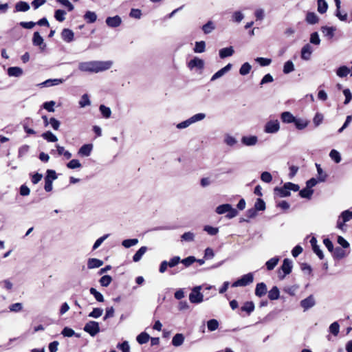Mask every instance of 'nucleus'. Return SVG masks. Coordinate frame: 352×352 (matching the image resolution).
Wrapping results in <instances>:
<instances>
[{
	"mask_svg": "<svg viewBox=\"0 0 352 352\" xmlns=\"http://www.w3.org/2000/svg\"><path fill=\"white\" fill-rule=\"evenodd\" d=\"M256 21H263L265 18V10L263 8L256 9L254 12Z\"/></svg>",
	"mask_w": 352,
	"mask_h": 352,
	"instance_id": "nucleus-58",
	"label": "nucleus"
},
{
	"mask_svg": "<svg viewBox=\"0 0 352 352\" xmlns=\"http://www.w3.org/2000/svg\"><path fill=\"white\" fill-rule=\"evenodd\" d=\"M91 104V101L89 98V96L87 94H83L81 97L80 100L79 101V105L80 107H85L86 106H89Z\"/></svg>",
	"mask_w": 352,
	"mask_h": 352,
	"instance_id": "nucleus-56",
	"label": "nucleus"
},
{
	"mask_svg": "<svg viewBox=\"0 0 352 352\" xmlns=\"http://www.w3.org/2000/svg\"><path fill=\"white\" fill-rule=\"evenodd\" d=\"M204 65L205 63L204 60L198 57H194L187 63V66L188 69L190 70H192L194 69L202 70L204 68Z\"/></svg>",
	"mask_w": 352,
	"mask_h": 352,
	"instance_id": "nucleus-7",
	"label": "nucleus"
},
{
	"mask_svg": "<svg viewBox=\"0 0 352 352\" xmlns=\"http://www.w3.org/2000/svg\"><path fill=\"white\" fill-rule=\"evenodd\" d=\"M204 230L211 236L216 235L219 232V229L217 228H214L210 226H205Z\"/></svg>",
	"mask_w": 352,
	"mask_h": 352,
	"instance_id": "nucleus-63",
	"label": "nucleus"
},
{
	"mask_svg": "<svg viewBox=\"0 0 352 352\" xmlns=\"http://www.w3.org/2000/svg\"><path fill=\"white\" fill-rule=\"evenodd\" d=\"M219 54L221 58H225L234 54V49L232 47L222 48L219 50Z\"/></svg>",
	"mask_w": 352,
	"mask_h": 352,
	"instance_id": "nucleus-29",
	"label": "nucleus"
},
{
	"mask_svg": "<svg viewBox=\"0 0 352 352\" xmlns=\"http://www.w3.org/2000/svg\"><path fill=\"white\" fill-rule=\"evenodd\" d=\"M309 121L306 119H302V118H295L294 124L297 129L298 130H302L305 129L308 124Z\"/></svg>",
	"mask_w": 352,
	"mask_h": 352,
	"instance_id": "nucleus-23",
	"label": "nucleus"
},
{
	"mask_svg": "<svg viewBox=\"0 0 352 352\" xmlns=\"http://www.w3.org/2000/svg\"><path fill=\"white\" fill-rule=\"evenodd\" d=\"M268 298L271 300H275L279 298L280 297V291L279 289L276 286H274L269 292H268Z\"/></svg>",
	"mask_w": 352,
	"mask_h": 352,
	"instance_id": "nucleus-26",
	"label": "nucleus"
},
{
	"mask_svg": "<svg viewBox=\"0 0 352 352\" xmlns=\"http://www.w3.org/2000/svg\"><path fill=\"white\" fill-rule=\"evenodd\" d=\"M340 325L338 322H334L329 326V331L333 335L337 336L339 333Z\"/></svg>",
	"mask_w": 352,
	"mask_h": 352,
	"instance_id": "nucleus-61",
	"label": "nucleus"
},
{
	"mask_svg": "<svg viewBox=\"0 0 352 352\" xmlns=\"http://www.w3.org/2000/svg\"><path fill=\"white\" fill-rule=\"evenodd\" d=\"M294 71V65L292 60H287L285 63L283 72L285 74H288Z\"/></svg>",
	"mask_w": 352,
	"mask_h": 352,
	"instance_id": "nucleus-37",
	"label": "nucleus"
},
{
	"mask_svg": "<svg viewBox=\"0 0 352 352\" xmlns=\"http://www.w3.org/2000/svg\"><path fill=\"white\" fill-rule=\"evenodd\" d=\"M61 333L65 337H72L73 336H76L77 338L80 337L79 334L75 333L74 331L72 329L69 328V327H65L63 329Z\"/></svg>",
	"mask_w": 352,
	"mask_h": 352,
	"instance_id": "nucleus-55",
	"label": "nucleus"
},
{
	"mask_svg": "<svg viewBox=\"0 0 352 352\" xmlns=\"http://www.w3.org/2000/svg\"><path fill=\"white\" fill-rule=\"evenodd\" d=\"M201 286H196L189 295V300L194 304H198L204 300V295L200 292Z\"/></svg>",
	"mask_w": 352,
	"mask_h": 352,
	"instance_id": "nucleus-4",
	"label": "nucleus"
},
{
	"mask_svg": "<svg viewBox=\"0 0 352 352\" xmlns=\"http://www.w3.org/2000/svg\"><path fill=\"white\" fill-rule=\"evenodd\" d=\"M92 148V144H84L80 148L78 154L81 156L88 157L91 154Z\"/></svg>",
	"mask_w": 352,
	"mask_h": 352,
	"instance_id": "nucleus-21",
	"label": "nucleus"
},
{
	"mask_svg": "<svg viewBox=\"0 0 352 352\" xmlns=\"http://www.w3.org/2000/svg\"><path fill=\"white\" fill-rule=\"evenodd\" d=\"M258 142V138L256 135L243 136V145L254 146Z\"/></svg>",
	"mask_w": 352,
	"mask_h": 352,
	"instance_id": "nucleus-30",
	"label": "nucleus"
},
{
	"mask_svg": "<svg viewBox=\"0 0 352 352\" xmlns=\"http://www.w3.org/2000/svg\"><path fill=\"white\" fill-rule=\"evenodd\" d=\"M90 294H92L98 302H103L104 297L101 293L98 292L95 288L91 287L89 289Z\"/></svg>",
	"mask_w": 352,
	"mask_h": 352,
	"instance_id": "nucleus-52",
	"label": "nucleus"
},
{
	"mask_svg": "<svg viewBox=\"0 0 352 352\" xmlns=\"http://www.w3.org/2000/svg\"><path fill=\"white\" fill-rule=\"evenodd\" d=\"M280 129V124L278 120L268 121L265 125L264 131L267 133H275Z\"/></svg>",
	"mask_w": 352,
	"mask_h": 352,
	"instance_id": "nucleus-6",
	"label": "nucleus"
},
{
	"mask_svg": "<svg viewBox=\"0 0 352 352\" xmlns=\"http://www.w3.org/2000/svg\"><path fill=\"white\" fill-rule=\"evenodd\" d=\"M206 50L205 41H197L195 42V46L193 49L195 53H203Z\"/></svg>",
	"mask_w": 352,
	"mask_h": 352,
	"instance_id": "nucleus-38",
	"label": "nucleus"
},
{
	"mask_svg": "<svg viewBox=\"0 0 352 352\" xmlns=\"http://www.w3.org/2000/svg\"><path fill=\"white\" fill-rule=\"evenodd\" d=\"M255 60L262 67L268 66L272 63V60L270 58L263 57H258L255 59Z\"/></svg>",
	"mask_w": 352,
	"mask_h": 352,
	"instance_id": "nucleus-57",
	"label": "nucleus"
},
{
	"mask_svg": "<svg viewBox=\"0 0 352 352\" xmlns=\"http://www.w3.org/2000/svg\"><path fill=\"white\" fill-rule=\"evenodd\" d=\"M332 256L334 259L340 260L346 256V253L343 248L336 247L332 252Z\"/></svg>",
	"mask_w": 352,
	"mask_h": 352,
	"instance_id": "nucleus-16",
	"label": "nucleus"
},
{
	"mask_svg": "<svg viewBox=\"0 0 352 352\" xmlns=\"http://www.w3.org/2000/svg\"><path fill=\"white\" fill-rule=\"evenodd\" d=\"M306 21L307 23L311 25H314L317 23L319 21L318 16L316 14V13L312 12H307L306 15Z\"/></svg>",
	"mask_w": 352,
	"mask_h": 352,
	"instance_id": "nucleus-28",
	"label": "nucleus"
},
{
	"mask_svg": "<svg viewBox=\"0 0 352 352\" xmlns=\"http://www.w3.org/2000/svg\"><path fill=\"white\" fill-rule=\"evenodd\" d=\"M83 330L91 336L94 337L100 331L99 323L93 320L89 321L85 324Z\"/></svg>",
	"mask_w": 352,
	"mask_h": 352,
	"instance_id": "nucleus-5",
	"label": "nucleus"
},
{
	"mask_svg": "<svg viewBox=\"0 0 352 352\" xmlns=\"http://www.w3.org/2000/svg\"><path fill=\"white\" fill-rule=\"evenodd\" d=\"M279 261V258L278 256L273 257L268 260L266 263V267L268 270H272L276 266Z\"/></svg>",
	"mask_w": 352,
	"mask_h": 352,
	"instance_id": "nucleus-36",
	"label": "nucleus"
},
{
	"mask_svg": "<svg viewBox=\"0 0 352 352\" xmlns=\"http://www.w3.org/2000/svg\"><path fill=\"white\" fill-rule=\"evenodd\" d=\"M149 339H150L149 335L145 332H142L140 334H139L136 338L138 342L140 344H143L148 342Z\"/></svg>",
	"mask_w": 352,
	"mask_h": 352,
	"instance_id": "nucleus-40",
	"label": "nucleus"
},
{
	"mask_svg": "<svg viewBox=\"0 0 352 352\" xmlns=\"http://www.w3.org/2000/svg\"><path fill=\"white\" fill-rule=\"evenodd\" d=\"M184 339L182 333H176L172 339V344L174 346H179L184 343Z\"/></svg>",
	"mask_w": 352,
	"mask_h": 352,
	"instance_id": "nucleus-24",
	"label": "nucleus"
},
{
	"mask_svg": "<svg viewBox=\"0 0 352 352\" xmlns=\"http://www.w3.org/2000/svg\"><path fill=\"white\" fill-rule=\"evenodd\" d=\"M32 43L35 46H38L42 52L44 51L46 47V44L44 43L43 37L38 32H35L33 34Z\"/></svg>",
	"mask_w": 352,
	"mask_h": 352,
	"instance_id": "nucleus-9",
	"label": "nucleus"
},
{
	"mask_svg": "<svg viewBox=\"0 0 352 352\" xmlns=\"http://www.w3.org/2000/svg\"><path fill=\"white\" fill-rule=\"evenodd\" d=\"M215 212L218 214H226V217L229 219L235 217L239 213L237 210L232 208V206L229 204L219 205L216 208Z\"/></svg>",
	"mask_w": 352,
	"mask_h": 352,
	"instance_id": "nucleus-2",
	"label": "nucleus"
},
{
	"mask_svg": "<svg viewBox=\"0 0 352 352\" xmlns=\"http://www.w3.org/2000/svg\"><path fill=\"white\" fill-rule=\"evenodd\" d=\"M84 19L87 23H92L96 21L97 15L94 12L87 11L84 15Z\"/></svg>",
	"mask_w": 352,
	"mask_h": 352,
	"instance_id": "nucleus-34",
	"label": "nucleus"
},
{
	"mask_svg": "<svg viewBox=\"0 0 352 352\" xmlns=\"http://www.w3.org/2000/svg\"><path fill=\"white\" fill-rule=\"evenodd\" d=\"M280 118L282 120V122L284 123H294L295 121L296 117H294L290 112L289 111H284L281 113Z\"/></svg>",
	"mask_w": 352,
	"mask_h": 352,
	"instance_id": "nucleus-19",
	"label": "nucleus"
},
{
	"mask_svg": "<svg viewBox=\"0 0 352 352\" xmlns=\"http://www.w3.org/2000/svg\"><path fill=\"white\" fill-rule=\"evenodd\" d=\"M254 280V274L250 272L243 275V286H246L252 283Z\"/></svg>",
	"mask_w": 352,
	"mask_h": 352,
	"instance_id": "nucleus-60",
	"label": "nucleus"
},
{
	"mask_svg": "<svg viewBox=\"0 0 352 352\" xmlns=\"http://www.w3.org/2000/svg\"><path fill=\"white\" fill-rule=\"evenodd\" d=\"M215 28L212 21H209L202 27V30L205 34H210Z\"/></svg>",
	"mask_w": 352,
	"mask_h": 352,
	"instance_id": "nucleus-48",
	"label": "nucleus"
},
{
	"mask_svg": "<svg viewBox=\"0 0 352 352\" xmlns=\"http://www.w3.org/2000/svg\"><path fill=\"white\" fill-rule=\"evenodd\" d=\"M23 74V71L19 67H10L8 69V75L11 77H20Z\"/></svg>",
	"mask_w": 352,
	"mask_h": 352,
	"instance_id": "nucleus-17",
	"label": "nucleus"
},
{
	"mask_svg": "<svg viewBox=\"0 0 352 352\" xmlns=\"http://www.w3.org/2000/svg\"><path fill=\"white\" fill-rule=\"evenodd\" d=\"M105 22L107 25L110 28H117L122 23V19L119 16L116 15L112 17H107Z\"/></svg>",
	"mask_w": 352,
	"mask_h": 352,
	"instance_id": "nucleus-11",
	"label": "nucleus"
},
{
	"mask_svg": "<svg viewBox=\"0 0 352 352\" xmlns=\"http://www.w3.org/2000/svg\"><path fill=\"white\" fill-rule=\"evenodd\" d=\"M194 239H195V234L192 232H184L181 236L182 241L192 242L194 241Z\"/></svg>",
	"mask_w": 352,
	"mask_h": 352,
	"instance_id": "nucleus-45",
	"label": "nucleus"
},
{
	"mask_svg": "<svg viewBox=\"0 0 352 352\" xmlns=\"http://www.w3.org/2000/svg\"><path fill=\"white\" fill-rule=\"evenodd\" d=\"M300 306L303 308L304 311L309 309L316 305V300L313 295H309L307 298L302 300L300 302Z\"/></svg>",
	"mask_w": 352,
	"mask_h": 352,
	"instance_id": "nucleus-8",
	"label": "nucleus"
},
{
	"mask_svg": "<svg viewBox=\"0 0 352 352\" xmlns=\"http://www.w3.org/2000/svg\"><path fill=\"white\" fill-rule=\"evenodd\" d=\"M274 192L276 195L280 197H289L291 194L288 190V188H287L286 183L283 185V187H275Z\"/></svg>",
	"mask_w": 352,
	"mask_h": 352,
	"instance_id": "nucleus-14",
	"label": "nucleus"
},
{
	"mask_svg": "<svg viewBox=\"0 0 352 352\" xmlns=\"http://www.w3.org/2000/svg\"><path fill=\"white\" fill-rule=\"evenodd\" d=\"M147 248L146 246L141 247L133 255V261L134 262H138L141 260L142 256L146 253Z\"/></svg>",
	"mask_w": 352,
	"mask_h": 352,
	"instance_id": "nucleus-32",
	"label": "nucleus"
},
{
	"mask_svg": "<svg viewBox=\"0 0 352 352\" xmlns=\"http://www.w3.org/2000/svg\"><path fill=\"white\" fill-rule=\"evenodd\" d=\"M261 179L265 183H270L272 180V176L267 171L263 172L261 175Z\"/></svg>",
	"mask_w": 352,
	"mask_h": 352,
	"instance_id": "nucleus-64",
	"label": "nucleus"
},
{
	"mask_svg": "<svg viewBox=\"0 0 352 352\" xmlns=\"http://www.w3.org/2000/svg\"><path fill=\"white\" fill-rule=\"evenodd\" d=\"M310 43L318 45L320 43V39L317 32H314L310 35Z\"/></svg>",
	"mask_w": 352,
	"mask_h": 352,
	"instance_id": "nucleus-59",
	"label": "nucleus"
},
{
	"mask_svg": "<svg viewBox=\"0 0 352 352\" xmlns=\"http://www.w3.org/2000/svg\"><path fill=\"white\" fill-rule=\"evenodd\" d=\"M112 65L111 60H91L79 63L78 69L83 72L98 73L109 69Z\"/></svg>",
	"mask_w": 352,
	"mask_h": 352,
	"instance_id": "nucleus-1",
	"label": "nucleus"
},
{
	"mask_svg": "<svg viewBox=\"0 0 352 352\" xmlns=\"http://www.w3.org/2000/svg\"><path fill=\"white\" fill-rule=\"evenodd\" d=\"M74 34L70 29L65 28L61 32L62 38L67 43H70L74 40Z\"/></svg>",
	"mask_w": 352,
	"mask_h": 352,
	"instance_id": "nucleus-15",
	"label": "nucleus"
},
{
	"mask_svg": "<svg viewBox=\"0 0 352 352\" xmlns=\"http://www.w3.org/2000/svg\"><path fill=\"white\" fill-rule=\"evenodd\" d=\"M111 281L112 278L109 275H104L99 280V283L102 287H108Z\"/></svg>",
	"mask_w": 352,
	"mask_h": 352,
	"instance_id": "nucleus-54",
	"label": "nucleus"
},
{
	"mask_svg": "<svg viewBox=\"0 0 352 352\" xmlns=\"http://www.w3.org/2000/svg\"><path fill=\"white\" fill-rule=\"evenodd\" d=\"M42 137L48 142H56L58 141L57 137L51 131H47L42 134Z\"/></svg>",
	"mask_w": 352,
	"mask_h": 352,
	"instance_id": "nucleus-41",
	"label": "nucleus"
},
{
	"mask_svg": "<svg viewBox=\"0 0 352 352\" xmlns=\"http://www.w3.org/2000/svg\"><path fill=\"white\" fill-rule=\"evenodd\" d=\"M316 166L318 173V177L316 179L319 182H324L327 178V174L323 171L320 164H316Z\"/></svg>",
	"mask_w": 352,
	"mask_h": 352,
	"instance_id": "nucleus-25",
	"label": "nucleus"
},
{
	"mask_svg": "<svg viewBox=\"0 0 352 352\" xmlns=\"http://www.w3.org/2000/svg\"><path fill=\"white\" fill-rule=\"evenodd\" d=\"M318 12L320 14H324L328 9V4L325 0H318Z\"/></svg>",
	"mask_w": 352,
	"mask_h": 352,
	"instance_id": "nucleus-35",
	"label": "nucleus"
},
{
	"mask_svg": "<svg viewBox=\"0 0 352 352\" xmlns=\"http://www.w3.org/2000/svg\"><path fill=\"white\" fill-rule=\"evenodd\" d=\"M257 211H263L265 210V201L261 199L258 198L254 204V207Z\"/></svg>",
	"mask_w": 352,
	"mask_h": 352,
	"instance_id": "nucleus-49",
	"label": "nucleus"
},
{
	"mask_svg": "<svg viewBox=\"0 0 352 352\" xmlns=\"http://www.w3.org/2000/svg\"><path fill=\"white\" fill-rule=\"evenodd\" d=\"M336 30L334 27L322 26L321 31L324 35L329 38H332L334 36V32Z\"/></svg>",
	"mask_w": 352,
	"mask_h": 352,
	"instance_id": "nucleus-27",
	"label": "nucleus"
},
{
	"mask_svg": "<svg viewBox=\"0 0 352 352\" xmlns=\"http://www.w3.org/2000/svg\"><path fill=\"white\" fill-rule=\"evenodd\" d=\"M103 309L101 308H94L92 311H91L88 316L93 318H98L102 315Z\"/></svg>",
	"mask_w": 352,
	"mask_h": 352,
	"instance_id": "nucleus-53",
	"label": "nucleus"
},
{
	"mask_svg": "<svg viewBox=\"0 0 352 352\" xmlns=\"http://www.w3.org/2000/svg\"><path fill=\"white\" fill-rule=\"evenodd\" d=\"M206 118V114L204 113H197L190 118L179 123L177 124L176 127L179 129H183L188 127L190 125H191L193 123H195L197 122L201 121L204 120Z\"/></svg>",
	"mask_w": 352,
	"mask_h": 352,
	"instance_id": "nucleus-3",
	"label": "nucleus"
},
{
	"mask_svg": "<svg viewBox=\"0 0 352 352\" xmlns=\"http://www.w3.org/2000/svg\"><path fill=\"white\" fill-rule=\"evenodd\" d=\"M232 67V65L231 63H228L227 65H226L224 67L219 69L218 72H217L211 78V81H214L217 79L222 77L224 76L226 73H228Z\"/></svg>",
	"mask_w": 352,
	"mask_h": 352,
	"instance_id": "nucleus-12",
	"label": "nucleus"
},
{
	"mask_svg": "<svg viewBox=\"0 0 352 352\" xmlns=\"http://www.w3.org/2000/svg\"><path fill=\"white\" fill-rule=\"evenodd\" d=\"M138 243V239H125V240L122 241V245L126 248H129L133 245H135Z\"/></svg>",
	"mask_w": 352,
	"mask_h": 352,
	"instance_id": "nucleus-50",
	"label": "nucleus"
},
{
	"mask_svg": "<svg viewBox=\"0 0 352 352\" xmlns=\"http://www.w3.org/2000/svg\"><path fill=\"white\" fill-rule=\"evenodd\" d=\"M339 218L343 220L344 222H348L349 221L352 219V211L349 210H346L342 212L340 215L339 216Z\"/></svg>",
	"mask_w": 352,
	"mask_h": 352,
	"instance_id": "nucleus-42",
	"label": "nucleus"
},
{
	"mask_svg": "<svg viewBox=\"0 0 352 352\" xmlns=\"http://www.w3.org/2000/svg\"><path fill=\"white\" fill-rule=\"evenodd\" d=\"M350 72V69L346 66L340 67L336 72L337 75L340 78L346 77Z\"/></svg>",
	"mask_w": 352,
	"mask_h": 352,
	"instance_id": "nucleus-43",
	"label": "nucleus"
},
{
	"mask_svg": "<svg viewBox=\"0 0 352 352\" xmlns=\"http://www.w3.org/2000/svg\"><path fill=\"white\" fill-rule=\"evenodd\" d=\"M16 12H26L30 10V6L27 2L19 1L15 5Z\"/></svg>",
	"mask_w": 352,
	"mask_h": 352,
	"instance_id": "nucleus-33",
	"label": "nucleus"
},
{
	"mask_svg": "<svg viewBox=\"0 0 352 352\" xmlns=\"http://www.w3.org/2000/svg\"><path fill=\"white\" fill-rule=\"evenodd\" d=\"M254 309V304L252 301L246 302L243 304V311H246L248 314L252 312Z\"/></svg>",
	"mask_w": 352,
	"mask_h": 352,
	"instance_id": "nucleus-62",
	"label": "nucleus"
},
{
	"mask_svg": "<svg viewBox=\"0 0 352 352\" xmlns=\"http://www.w3.org/2000/svg\"><path fill=\"white\" fill-rule=\"evenodd\" d=\"M312 52V47L309 43L305 45L301 49V58L305 60H309L311 58Z\"/></svg>",
	"mask_w": 352,
	"mask_h": 352,
	"instance_id": "nucleus-10",
	"label": "nucleus"
},
{
	"mask_svg": "<svg viewBox=\"0 0 352 352\" xmlns=\"http://www.w3.org/2000/svg\"><path fill=\"white\" fill-rule=\"evenodd\" d=\"M66 12L64 10H56L54 12V18L59 22H63L65 19Z\"/></svg>",
	"mask_w": 352,
	"mask_h": 352,
	"instance_id": "nucleus-39",
	"label": "nucleus"
},
{
	"mask_svg": "<svg viewBox=\"0 0 352 352\" xmlns=\"http://www.w3.org/2000/svg\"><path fill=\"white\" fill-rule=\"evenodd\" d=\"M267 292V285L264 283H259L256 285L255 288V295L257 297L261 298L265 296Z\"/></svg>",
	"mask_w": 352,
	"mask_h": 352,
	"instance_id": "nucleus-13",
	"label": "nucleus"
},
{
	"mask_svg": "<svg viewBox=\"0 0 352 352\" xmlns=\"http://www.w3.org/2000/svg\"><path fill=\"white\" fill-rule=\"evenodd\" d=\"M314 190L305 187L299 191V195L302 198L310 199L314 194Z\"/></svg>",
	"mask_w": 352,
	"mask_h": 352,
	"instance_id": "nucleus-31",
	"label": "nucleus"
},
{
	"mask_svg": "<svg viewBox=\"0 0 352 352\" xmlns=\"http://www.w3.org/2000/svg\"><path fill=\"white\" fill-rule=\"evenodd\" d=\"M102 261L95 258H89L87 262V267L89 269L98 268L102 266Z\"/></svg>",
	"mask_w": 352,
	"mask_h": 352,
	"instance_id": "nucleus-22",
	"label": "nucleus"
},
{
	"mask_svg": "<svg viewBox=\"0 0 352 352\" xmlns=\"http://www.w3.org/2000/svg\"><path fill=\"white\" fill-rule=\"evenodd\" d=\"M100 111L104 118H109L111 114V111L109 107L104 104H101L99 107Z\"/></svg>",
	"mask_w": 352,
	"mask_h": 352,
	"instance_id": "nucleus-46",
	"label": "nucleus"
},
{
	"mask_svg": "<svg viewBox=\"0 0 352 352\" xmlns=\"http://www.w3.org/2000/svg\"><path fill=\"white\" fill-rule=\"evenodd\" d=\"M197 259L193 256H190L184 259L180 258V263H182L186 267L190 266L192 263L196 262Z\"/></svg>",
	"mask_w": 352,
	"mask_h": 352,
	"instance_id": "nucleus-47",
	"label": "nucleus"
},
{
	"mask_svg": "<svg viewBox=\"0 0 352 352\" xmlns=\"http://www.w3.org/2000/svg\"><path fill=\"white\" fill-rule=\"evenodd\" d=\"M292 269V261L289 258H285L281 265V270L284 272L285 275H287L291 273Z\"/></svg>",
	"mask_w": 352,
	"mask_h": 352,
	"instance_id": "nucleus-18",
	"label": "nucleus"
},
{
	"mask_svg": "<svg viewBox=\"0 0 352 352\" xmlns=\"http://www.w3.org/2000/svg\"><path fill=\"white\" fill-rule=\"evenodd\" d=\"M207 327L210 331H215L219 327V322L215 319H211L207 322Z\"/></svg>",
	"mask_w": 352,
	"mask_h": 352,
	"instance_id": "nucleus-51",
	"label": "nucleus"
},
{
	"mask_svg": "<svg viewBox=\"0 0 352 352\" xmlns=\"http://www.w3.org/2000/svg\"><path fill=\"white\" fill-rule=\"evenodd\" d=\"M329 157H331V159L332 160H333L336 163H340L341 162V155L340 154V153L335 150V149H332L330 153H329Z\"/></svg>",
	"mask_w": 352,
	"mask_h": 352,
	"instance_id": "nucleus-44",
	"label": "nucleus"
},
{
	"mask_svg": "<svg viewBox=\"0 0 352 352\" xmlns=\"http://www.w3.org/2000/svg\"><path fill=\"white\" fill-rule=\"evenodd\" d=\"M63 81L64 80L60 78L48 79L40 83L38 85L42 87H52L61 84Z\"/></svg>",
	"mask_w": 352,
	"mask_h": 352,
	"instance_id": "nucleus-20",
	"label": "nucleus"
}]
</instances>
